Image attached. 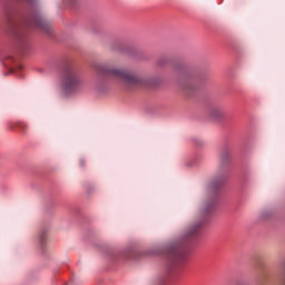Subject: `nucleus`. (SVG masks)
I'll list each match as a JSON object with an SVG mask.
<instances>
[{
  "label": "nucleus",
  "instance_id": "obj_1",
  "mask_svg": "<svg viewBox=\"0 0 285 285\" xmlns=\"http://www.w3.org/2000/svg\"><path fill=\"white\" fill-rule=\"evenodd\" d=\"M96 71L101 77H108L109 79L120 81L127 90H137L148 86V80L146 78L126 69L108 67V65H98L96 66Z\"/></svg>",
  "mask_w": 285,
  "mask_h": 285
},
{
  "label": "nucleus",
  "instance_id": "obj_2",
  "mask_svg": "<svg viewBox=\"0 0 285 285\" xmlns=\"http://www.w3.org/2000/svg\"><path fill=\"white\" fill-rule=\"evenodd\" d=\"M4 23L8 32L16 39H23V37H26V28H38V30L42 32H50V22L41 16L35 17L31 21L26 22V24H21L19 21L14 20L12 12L6 11Z\"/></svg>",
  "mask_w": 285,
  "mask_h": 285
},
{
  "label": "nucleus",
  "instance_id": "obj_3",
  "mask_svg": "<svg viewBox=\"0 0 285 285\" xmlns=\"http://www.w3.org/2000/svg\"><path fill=\"white\" fill-rule=\"evenodd\" d=\"M83 81L81 80V72L73 65H67L60 75L59 88L66 97H72L81 90Z\"/></svg>",
  "mask_w": 285,
  "mask_h": 285
},
{
  "label": "nucleus",
  "instance_id": "obj_4",
  "mask_svg": "<svg viewBox=\"0 0 285 285\" xmlns=\"http://www.w3.org/2000/svg\"><path fill=\"white\" fill-rule=\"evenodd\" d=\"M206 220H200L199 223L193 225L179 240L170 243L166 249V256L170 259L174 264H177L179 261L186 257V245L185 242L188 239H193L199 233L202 226H204Z\"/></svg>",
  "mask_w": 285,
  "mask_h": 285
},
{
  "label": "nucleus",
  "instance_id": "obj_5",
  "mask_svg": "<svg viewBox=\"0 0 285 285\" xmlns=\"http://www.w3.org/2000/svg\"><path fill=\"white\" fill-rule=\"evenodd\" d=\"M207 112L212 119L216 120L224 119V117H226L224 109L217 106L209 107Z\"/></svg>",
  "mask_w": 285,
  "mask_h": 285
},
{
  "label": "nucleus",
  "instance_id": "obj_6",
  "mask_svg": "<svg viewBox=\"0 0 285 285\" xmlns=\"http://www.w3.org/2000/svg\"><path fill=\"white\" fill-rule=\"evenodd\" d=\"M217 204V199H212V200H208L206 204H205V215H210V213H213V208H215V205Z\"/></svg>",
  "mask_w": 285,
  "mask_h": 285
},
{
  "label": "nucleus",
  "instance_id": "obj_7",
  "mask_svg": "<svg viewBox=\"0 0 285 285\" xmlns=\"http://www.w3.org/2000/svg\"><path fill=\"white\" fill-rule=\"evenodd\" d=\"M224 184V178H216L212 181L210 187L214 188V190H217V188H219V186H222Z\"/></svg>",
  "mask_w": 285,
  "mask_h": 285
},
{
  "label": "nucleus",
  "instance_id": "obj_8",
  "mask_svg": "<svg viewBox=\"0 0 285 285\" xmlns=\"http://www.w3.org/2000/svg\"><path fill=\"white\" fill-rule=\"evenodd\" d=\"M18 128H20L22 132H26V130H28V125H26V122H18Z\"/></svg>",
  "mask_w": 285,
  "mask_h": 285
},
{
  "label": "nucleus",
  "instance_id": "obj_9",
  "mask_svg": "<svg viewBox=\"0 0 285 285\" xmlns=\"http://www.w3.org/2000/svg\"><path fill=\"white\" fill-rule=\"evenodd\" d=\"M43 242H46V233H42L40 235V244H41V246H43Z\"/></svg>",
  "mask_w": 285,
  "mask_h": 285
},
{
  "label": "nucleus",
  "instance_id": "obj_10",
  "mask_svg": "<svg viewBox=\"0 0 285 285\" xmlns=\"http://www.w3.org/2000/svg\"><path fill=\"white\" fill-rule=\"evenodd\" d=\"M164 63H166V61L164 60V58H160V59L158 60V66H164Z\"/></svg>",
  "mask_w": 285,
  "mask_h": 285
},
{
  "label": "nucleus",
  "instance_id": "obj_11",
  "mask_svg": "<svg viewBox=\"0 0 285 285\" xmlns=\"http://www.w3.org/2000/svg\"><path fill=\"white\" fill-rule=\"evenodd\" d=\"M67 3H75V0H66Z\"/></svg>",
  "mask_w": 285,
  "mask_h": 285
},
{
  "label": "nucleus",
  "instance_id": "obj_12",
  "mask_svg": "<svg viewBox=\"0 0 285 285\" xmlns=\"http://www.w3.org/2000/svg\"><path fill=\"white\" fill-rule=\"evenodd\" d=\"M80 166H83V159H80Z\"/></svg>",
  "mask_w": 285,
  "mask_h": 285
},
{
  "label": "nucleus",
  "instance_id": "obj_13",
  "mask_svg": "<svg viewBox=\"0 0 285 285\" xmlns=\"http://www.w3.org/2000/svg\"><path fill=\"white\" fill-rule=\"evenodd\" d=\"M10 72H14V69H10Z\"/></svg>",
  "mask_w": 285,
  "mask_h": 285
}]
</instances>
